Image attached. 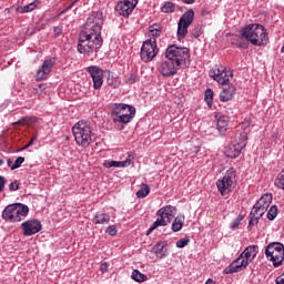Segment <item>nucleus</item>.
<instances>
[{
    "mask_svg": "<svg viewBox=\"0 0 284 284\" xmlns=\"http://www.w3.org/2000/svg\"><path fill=\"white\" fill-rule=\"evenodd\" d=\"M277 214H278V207L276 205L271 206V209L267 212L268 221H274Z\"/></svg>",
    "mask_w": 284,
    "mask_h": 284,
    "instance_id": "e433bc0d",
    "label": "nucleus"
},
{
    "mask_svg": "<svg viewBox=\"0 0 284 284\" xmlns=\"http://www.w3.org/2000/svg\"><path fill=\"white\" fill-rule=\"evenodd\" d=\"M158 70L160 74H162V77L170 78L174 77V74L179 72V65L172 62L171 60H165L159 64Z\"/></svg>",
    "mask_w": 284,
    "mask_h": 284,
    "instance_id": "2eb2a0df",
    "label": "nucleus"
},
{
    "mask_svg": "<svg viewBox=\"0 0 284 284\" xmlns=\"http://www.w3.org/2000/svg\"><path fill=\"white\" fill-rule=\"evenodd\" d=\"M34 141H37V138H32L30 142L24 146V150H28V148H31V145H34Z\"/></svg>",
    "mask_w": 284,
    "mask_h": 284,
    "instance_id": "8fccbe9b",
    "label": "nucleus"
},
{
    "mask_svg": "<svg viewBox=\"0 0 284 284\" xmlns=\"http://www.w3.org/2000/svg\"><path fill=\"white\" fill-rule=\"evenodd\" d=\"M30 209L26 204H9L2 211V219L6 223H21L28 216Z\"/></svg>",
    "mask_w": 284,
    "mask_h": 284,
    "instance_id": "39448f33",
    "label": "nucleus"
},
{
    "mask_svg": "<svg viewBox=\"0 0 284 284\" xmlns=\"http://www.w3.org/2000/svg\"><path fill=\"white\" fill-rule=\"evenodd\" d=\"M53 32H54L55 37H59V34H61V32H63V28L54 27Z\"/></svg>",
    "mask_w": 284,
    "mask_h": 284,
    "instance_id": "de8ad7c7",
    "label": "nucleus"
},
{
    "mask_svg": "<svg viewBox=\"0 0 284 284\" xmlns=\"http://www.w3.org/2000/svg\"><path fill=\"white\" fill-rule=\"evenodd\" d=\"M131 278L136 283H145V281H148V275L141 273L139 270H134L131 274Z\"/></svg>",
    "mask_w": 284,
    "mask_h": 284,
    "instance_id": "2f4dec72",
    "label": "nucleus"
},
{
    "mask_svg": "<svg viewBox=\"0 0 284 284\" xmlns=\"http://www.w3.org/2000/svg\"><path fill=\"white\" fill-rule=\"evenodd\" d=\"M258 254V246L256 245H250L247 246L240 255L244 260V263H252L256 258V255Z\"/></svg>",
    "mask_w": 284,
    "mask_h": 284,
    "instance_id": "412c9836",
    "label": "nucleus"
},
{
    "mask_svg": "<svg viewBox=\"0 0 284 284\" xmlns=\"http://www.w3.org/2000/svg\"><path fill=\"white\" fill-rule=\"evenodd\" d=\"M211 77L220 83L221 85L230 84V78H232V72H227V69L220 67L214 71H211Z\"/></svg>",
    "mask_w": 284,
    "mask_h": 284,
    "instance_id": "dca6fc26",
    "label": "nucleus"
},
{
    "mask_svg": "<svg viewBox=\"0 0 284 284\" xmlns=\"http://www.w3.org/2000/svg\"><path fill=\"white\" fill-rule=\"evenodd\" d=\"M153 254L158 256V258H165L168 256V247L165 246V242H160L153 245L152 247Z\"/></svg>",
    "mask_w": 284,
    "mask_h": 284,
    "instance_id": "b1692460",
    "label": "nucleus"
},
{
    "mask_svg": "<svg viewBox=\"0 0 284 284\" xmlns=\"http://www.w3.org/2000/svg\"><path fill=\"white\" fill-rule=\"evenodd\" d=\"M275 283H277V284H284V278H277V280H275Z\"/></svg>",
    "mask_w": 284,
    "mask_h": 284,
    "instance_id": "5fc2aeb1",
    "label": "nucleus"
},
{
    "mask_svg": "<svg viewBox=\"0 0 284 284\" xmlns=\"http://www.w3.org/2000/svg\"><path fill=\"white\" fill-rule=\"evenodd\" d=\"M136 6H139V0H120L115 10L121 14V17H129L134 12Z\"/></svg>",
    "mask_w": 284,
    "mask_h": 284,
    "instance_id": "f8f14e48",
    "label": "nucleus"
},
{
    "mask_svg": "<svg viewBox=\"0 0 284 284\" xmlns=\"http://www.w3.org/2000/svg\"><path fill=\"white\" fill-rule=\"evenodd\" d=\"M258 211L252 209L250 215H248V226L247 230H252V227H254V225H258V221H261V217H263V214H261Z\"/></svg>",
    "mask_w": 284,
    "mask_h": 284,
    "instance_id": "a878e982",
    "label": "nucleus"
},
{
    "mask_svg": "<svg viewBox=\"0 0 284 284\" xmlns=\"http://www.w3.org/2000/svg\"><path fill=\"white\" fill-rule=\"evenodd\" d=\"M175 245L179 247V250H182V247L190 245V237L179 240Z\"/></svg>",
    "mask_w": 284,
    "mask_h": 284,
    "instance_id": "a19ab883",
    "label": "nucleus"
},
{
    "mask_svg": "<svg viewBox=\"0 0 284 284\" xmlns=\"http://www.w3.org/2000/svg\"><path fill=\"white\" fill-rule=\"evenodd\" d=\"M247 263L245 260L239 255L236 260H234L229 266L224 268V274H236L239 272H243V270H247Z\"/></svg>",
    "mask_w": 284,
    "mask_h": 284,
    "instance_id": "f3484780",
    "label": "nucleus"
},
{
    "mask_svg": "<svg viewBox=\"0 0 284 284\" xmlns=\"http://www.w3.org/2000/svg\"><path fill=\"white\" fill-rule=\"evenodd\" d=\"M161 34H163V27L161 24L155 23L149 27V37L152 41H156Z\"/></svg>",
    "mask_w": 284,
    "mask_h": 284,
    "instance_id": "393cba45",
    "label": "nucleus"
},
{
    "mask_svg": "<svg viewBox=\"0 0 284 284\" xmlns=\"http://www.w3.org/2000/svg\"><path fill=\"white\" fill-rule=\"evenodd\" d=\"M246 145L247 143L245 142H232L225 149V156H227L229 159H236V156L241 155L243 148H245Z\"/></svg>",
    "mask_w": 284,
    "mask_h": 284,
    "instance_id": "aec40b11",
    "label": "nucleus"
},
{
    "mask_svg": "<svg viewBox=\"0 0 284 284\" xmlns=\"http://www.w3.org/2000/svg\"><path fill=\"white\" fill-rule=\"evenodd\" d=\"M9 190L10 192H17V190H19V182L13 181L9 184Z\"/></svg>",
    "mask_w": 284,
    "mask_h": 284,
    "instance_id": "a18cd8bd",
    "label": "nucleus"
},
{
    "mask_svg": "<svg viewBox=\"0 0 284 284\" xmlns=\"http://www.w3.org/2000/svg\"><path fill=\"white\" fill-rule=\"evenodd\" d=\"M272 205V193H266L254 204L253 210L261 214H265L267 209Z\"/></svg>",
    "mask_w": 284,
    "mask_h": 284,
    "instance_id": "6ab92c4d",
    "label": "nucleus"
},
{
    "mask_svg": "<svg viewBox=\"0 0 284 284\" xmlns=\"http://www.w3.org/2000/svg\"><path fill=\"white\" fill-rule=\"evenodd\" d=\"M139 81V77L136 73H131L129 77H125L124 83H128L129 85H132Z\"/></svg>",
    "mask_w": 284,
    "mask_h": 284,
    "instance_id": "4c0bfd02",
    "label": "nucleus"
},
{
    "mask_svg": "<svg viewBox=\"0 0 284 284\" xmlns=\"http://www.w3.org/2000/svg\"><path fill=\"white\" fill-rule=\"evenodd\" d=\"M101 272L103 273V274H105V272H108V263H102L101 264Z\"/></svg>",
    "mask_w": 284,
    "mask_h": 284,
    "instance_id": "603ef678",
    "label": "nucleus"
},
{
    "mask_svg": "<svg viewBox=\"0 0 284 284\" xmlns=\"http://www.w3.org/2000/svg\"><path fill=\"white\" fill-rule=\"evenodd\" d=\"M111 119L113 123H119L120 125H128L132 123V119L136 116V108L125 103H111Z\"/></svg>",
    "mask_w": 284,
    "mask_h": 284,
    "instance_id": "f03ea898",
    "label": "nucleus"
},
{
    "mask_svg": "<svg viewBox=\"0 0 284 284\" xmlns=\"http://www.w3.org/2000/svg\"><path fill=\"white\" fill-rule=\"evenodd\" d=\"M183 223H185V215H178L172 223V232H181L183 230Z\"/></svg>",
    "mask_w": 284,
    "mask_h": 284,
    "instance_id": "c756f323",
    "label": "nucleus"
},
{
    "mask_svg": "<svg viewBox=\"0 0 284 284\" xmlns=\"http://www.w3.org/2000/svg\"><path fill=\"white\" fill-rule=\"evenodd\" d=\"M241 143H246L245 141H247V133L246 132H243L241 135Z\"/></svg>",
    "mask_w": 284,
    "mask_h": 284,
    "instance_id": "09e8293b",
    "label": "nucleus"
},
{
    "mask_svg": "<svg viewBox=\"0 0 284 284\" xmlns=\"http://www.w3.org/2000/svg\"><path fill=\"white\" fill-rule=\"evenodd\" d=\"M79 0H75L73 2H71L64 10H62L58 17H61V14H65V12H68V10H72V8H74V6L77 4Z\"/></svg>",
    "mask_w": 284,
    "mask_h": 284,
    "instance_id": "c03bdc74",
    "label": "nucleus"
},
{
    "mask_svg": "<svg viewBox=\"0 0 284 284\" xmlns=\"http://www.w3.org/2000/svg\"><path fill=\"white\" fill-rule=\"evenodd\" d=\"M182 3H185V6H193V3H196V0H182Z\"/></svg>",
    "mask_w": 284,
    "mask_h": 284,
    "instance_id": "3c124183",
    "label": "nucleus"
},
{
    "mask_svg": "<svg viewBox=\"0 0 284 284\" xmlns=\"http://www.w3.org/2000/svg\"><path fill=\"white\" fill-rule=\"evenodd\" d=\"M235 93L236 89L232 84H226V87L220 92V101L227 103V101H232V99H234Z\"/></svg>",
    "mask_w": 284,
    "mask_h": 284,
    "instance_id": "5701e85b",
    "label": "nucleus"
},
{
    "mask_svg": "<svg viewBox=\"0 0 284 284\" xmlns=\"http://www.w3.org/2000/svg\"><path fill=\"white\" fill-rule=\"evenodd\" d=\"M165 58L181 68L190 59V49L171 44L165 50Z\"/></svg>",
    "mask_w": 284,
    "mask_h": 284,
    "instance_id": "6e6552de",
    "label": "nucleus"
},
{
    "mask_svg": "<svg viewBox=\"0 0 284 284\" xmlns=\"http://www.w3.org/2000/svg\"><path fill=\"white\" fill-rule=\"evenodd\" d=\"M106 234H109V236H116V226L115 225H110L106 229Z\"/></svg>",
    "mask_w": 284,
    "mask_h": 284,
    "instance_id": "37998d69",
    "label": "nucleus"
},
{
    "mask_svg": "<svg viewBox=\"0 0 284 284\" xmlns=\"http://www.w3.org/2000/svg\"><path fill=\"white\" fill-rule=\"evenodd\" d=\"M40 4H41V1L34 0L33 2H31L24 7H18L17 12H19L20 14H26L27 12H32V10H37V8H39Z\"/></svg>",
    "mask_w": 284,
    "mask_h": 284,
    "instance_id": "bb28decb",
    "label": "nucleus"
},
{
    "mask_svg": "<svg viewBox=\"0 0 284 284\" xmlns=\"http://www.w3.org/2000/svg\"><path fill=\"white\" fill-rule=\"evenodd\" d=\"M229 125H230V116H227V115H220L217 118L216 126H217L219 132H226Z\"/></svg>",
    "mask_w": 284,
    "mask_h": 284,
    "instance_id": "cd10ccee",
    "label": "nucleus"
},
{
    "mask_svg": "<svg viewBox=\"0 0 284 284\" xmlns=\"http://www.w3.org/2000/svg\"><path fill=\"white\" fill-rule=\"evenodd\" d=\"M87 72L93 81L94 90H101L103 87V69L99 65H90L87 68Z\"/></svg>",
    "mask_w": 284,
    "mask_h": 284,
    "instance_id": "ddd939ff",
    "label": "nucleus"
},
{
    "mask_svg": "<svg viewBox=\"0 0 284 284\" xmlns=\"http://www.w3.org/2000/svg\"><path fill=\"white\" fill-rule=\"evenodd\" d=\"M7 165H8V168H10V170H12V166H13L14 164L12 163V160L8 159V160H7Z\"/></svg>",
    "mask_w": 284,
    "mask_h": 284,
    "instance_id": "864d4df0",
    "label": "nucleus"
},
{
    "mask_svg": "<svg viewBox=\"0 0 284 284\" xmlns=\"http://www.w3.org/2000/svg\"><path fill=\"white\" fill-rule=\"evenodd\" d=\"M235 45L237 48H242L243 50H247L250 48V41H245L243 40V36H241V39L237 40V42L235 43Z\"/></svg>",
    "mask_w": 284,
    "mask_h": 284,
    "instance_id": "58836bf2",
    "label": "nucleus"
},
{
    "mask_svg": "<svg viewBox=\"0 0 284 284\" xmlns=\"http://www.w3.org/2000/svg\"><path fill=\"white\" fill-rule=\"evenodd\" d=\"M6 183H8V180H6V178L0 175V194L1 192H3V190H6Z\"/></svg>",
    "mask_w": 284,
    "mask_h": 284,
    "instance_id": "49530a36",
    "label": "nucleus"
},
{
    "mask_svg": "<svg viewBox=\"0 0 284 284\" xmlns=\"http://www.w3.org/2000/svg\"><path fill=\"white\" fill-rule=\"evenodd\" d=\"M132 165V155H129L124 161L105 160L103 168H130Z\"/></svg>",
    "mask_w": 284,
    "mask_h": 284,
    "instance_id": "4be33fe9",
    "label": "nucleus"
},
{
    "mask_svg": "<svg viewBox=\"0 0 284 284\" xmlns=\"http://www.w3.org/2000/svg\"><path fill=\"white\" fill-rule=\"evenodd\" d=\"M241 221H243V215H239L232 223H231V230H236L239 225H241Z\"/></svg>",
    "mask_w": 284,
    "mask_h": 284,
    "instance_id": "79ce46f5",
    "label": "nucleus"
},
{
    "mask_svg": "<svg viewBox=\"0 0 284 284\" xmlns=\"http://www.w3.org/2000/svg\"><path fill=\"white\" fill-rule=\"evenodd\" d=\"M203 34V27L201 24H195L194 28L191 30V37L193 39H199Z\"/></svg>",
    "mask_w": 284,
    "mask_h": 284,
    "instance_id": "72a5a7b5",
    "label": "nucleus"
},
{
    "mask_svg": "<svg viewBox=\"0 0 284 284\" xmlns=\"http://www.w3.org/2000/svg\"><path fill=\"white\" fill-rule=\"evenodd\" d=\"M72 133L77 145L80 148H90L94 143V130L88 121H79L72 128Z\"/></svg>",
    "mask_w": 284,
    "mask_h": 284,
    "instance_id": "7ed1b4c3",
    "label": "nucleus"
},
{
    "mask_svg": "<svg viewBox=\"0 0 284 284\" xmlns=\"http://www.w3.org/2000/svg\"><path fill=\"white\" fill-rule=\"evenodd\" d=\"M24 161H26V158H23V156L17 158L13 165L11 166V170H19V168H21V165H23Z\"/></svg>",
    "mask_w": 284,
    "mask_h": 284,
    "instance_id": "ea45409f",
    "label": "nucleus"
},
{
    "mask_svg": "<svg viewBox=\"0 0 284 284\" xmlns=\"http://www.w3.org/2000/svg\"><path fill=\"white\" fill-rule=\"evenodd\" d=\"M158 220L149 227L146 234L150 235L158 227H165L169 223H172V219L176 216V207L172 205H166L161 207L158 212Z\"/></svg>",
    "mask_w": 284,
    "mask_h": 284,
    "instance_id": "423d86ee",
    "label": "nucleus"
},
{
    "mask_svg": "<svg viewBox=\"0 0 284 284\" xmlns=\"http://www.w3.org/2000/svg\"><path fill=\"white\" fill-rule=\"evenodd\" d=\"M94 225H108L110 223V215L108 213H98L93 217Z\"/></svg>",
    "mask_w": 284,
    "mask_h": 284,
    "instance_id": "c85d7f7f",
    "label": "nucleus"
},
{
    "mask_svg": "<svg viewBox=\"0 0 284 284\" xmlns=\"http://www.w3.org/2000/svg\"><path fill=\"white\" fill-rule=\"evenodd\" d=\"M234 185H236V170L234 168L229 169L224 176L216 181V187L221 196H230Z\"/></svg>",
    "mask_w": 284,
    "mask_h": 284,
    "instance_id": "1a4fd4ad",
    "label": "nucleus"
},
{
    "mask_svg": "<svg viewBox=\"0 0 284 284\" xmlns=\"http://www.w3.org/2000/svg\"><path fill=\"white\" fill-rule=\"evenodd\" d=\"M103 12L95 11L87 19L79 37L78 52L92 54L103 45L101 30H103Z\"/></svg>",
    "mask_w": 284,
    "mask_h": 284,
    "instance_id": "f257e3e1",
    "label": "nucleus"
},
{
    "mask_svg": "<svg viewBox=\"0 0 284 284\" xmlns=\"http://www.w3.org/2000/svg\"><path fill=\"white\" fill-rule=\"evenodd\" d=\"M161 11L165 14H170V12H174V3L168 1L161 7Z\"/></svg>",
    "mask_w": 284,
    "mask_h": 284,
    "instance_id": "c9c22d12",
    "label": "nucleus"
},
{
    "mask_svg": "<svg viewBox=\"0 0 284 284\" xmlns=\"http://www.w3.org/2000/svg\"><path fill=\"white\" fill-rule=\"evenodd\" d=\"M265 256L273 267H281L284 261V245L281 242H271L265 247Z\"/></svg>",
    "mask_w": 284,
    "mask_h": 284,
    "instance_id": "0eeeda50",
    "label": "nucleus"
},
{
    "mask_svg": "<svg viewBox=\"0 0 284 284\" xmlns=\"http://www.w3.org/2000/svg\"><path fill=\"white\" fill-rule=\"evenodd\" d=\"M204 100L207 103V105H211L214 101V91L212 89H206L204 94Z\"/></svg>",
    "mask_w": 284,
    "mask_h": 284,
    "instance_id": "f704fd0d",
    "label": "nucleus"
},
{
    "mask_svg": "<svg viewBox=\"0 0 284 284\" xmlns=\"http://www.w3.org/2000/svg\"><path fill=\"white\" fill-rule=\"evenodd\" d=\"M241 34L242 38L248 41L252 45H267V31L262 24H248L241 30Z\"/></svg>",
    "mask_w": 284,
    "mask_h": 284,
    "instance_id": "20e7f679",
    "label": "nucleus"
},
{
    "mask_svg": "<svg viewBox=\"0 0 284 284\" xmlns=\"http://www.w3.org/2000/svg\"><path fill=\"white\" fill-rule=\"evenodd\" d=\"M205 284H216V282H214V280H212V278H209V280L205 282Z\"/></svg>",
    "mask_w": 284,
    "mask_h": 284,
    "instance_id": "6e6d98bb",
    "label": "nucleus"
},
{
    "mask_svg": "<svg viewBox=\"0 0 284 284\" xmlns=\"http://www.w3.org/2000/svg\"><path fill=\"white\" fill-rule=\"evenodd\" d=\"M24 236H32L41 232V221L39 220H28L21 224Z\"/></svg>",
    "mask_w": 284,
    "mask_h": 284,
    "instance_id": "4468645a",
    "label": "nucleus"
},
{
    "mask_svg": "<svg viewBox=\"0 0 284 284\" xmlns=\"http://www.w3.org/2000/svg\"><path fill=\"white\" fill-rule=\"evenodd\" d=\"M150 194V185L142 184L141 189L136 192L138 199H145Z\"/></svg>",
    "mask_w": 284,
    "mask_h": 284,
    "instance_id": "473e14b6",
    "label": "nucleus"
},
{
    "mask_svg": "<svg viewBox=\"0 0 284 284\" xmlns=\"http://www.w3.org/2000/svg\"><path fill=\"white\" fill-rule=\"evenodd\" d=\"M38 119L34 115L31 116H24L20 119L19 121L14 122L13 125H34L37 123Z\"/></svg>",
    "mask_w": 284,
    "mask_h": 284,
    "instance_id": "7c9ffc66",
    "label": "nucleus"
},
{
    "mask_svg": "<svg viewBox=\"0 0 284 284\" xmlns=\"http://www.w3.org/2000/svg\"><path fill=\"white\" fill-rule=\"evenodd\" d=\"M3 163H6V161H3L2 159H0V165H3Z\"/></svg>",
    "mask_w": 284,
    "mask_h": 284,
    "instance_id": "4d7b16f0",
    "label": "nucleus"
},
{
    "mask_svg": "<svg viewBox=\"0 0 284 284\" xmlns=\"http://www.w3.org/2000/svg\"><path fill=\"white\" fill-rule=\"evenodd\" d=\"M159 54V45L156 40L148 39L141 47L140 57L144 63H150Z\"/></svg>",
    "mask_w": 284,
    "mask_h": 284,
    "instance_id": "9b49d317",
    "label": "nucleus"
},
{
    "mask_svg": "<svg viewBox=\"0 0 284 284\" xmlns=\"http://www.w3.org/2000/svg\"><path fill=\"white\" fill-rule=\"evenodd\" d=\"M54 63H57V58H50L44 60L41 68L37 72V81H43V79H47L49 73L52 72Z\"/></svg>",
    "mask_w": 284,
    "mask_h": 284,
    "instance_id": "a211bd4d",
    "label": "nucleus"
},
{
    "mask_svg": "<svg viewBox=\"0 0 284 284\" xmlns=\"http://www.w3.org/2000/svg\"><path fill=\"white\" fill-rule=\"evenodd\" d=\"M194 23V9L186 10L178 22V39H185L187 37V30Z\"/></svg>",
    "mask_w": 284,
    "mask_h": 284,
    "instance_id": "9d476101",
    "label": "nucleus"
}]
</instances>
